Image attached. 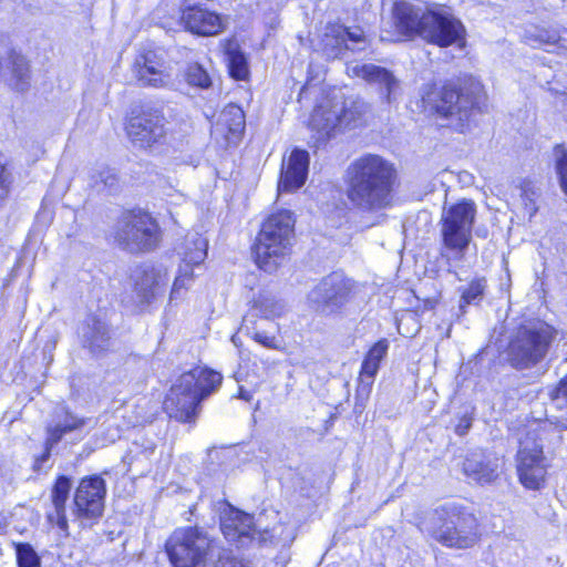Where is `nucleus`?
I'll return each mask as SVG.
<instances>
[{
	"label": "nucleus",
	"mask_w": 567,
	"mask_h": 567,
	"mask_svg": "<svg viewBox=\"0 0 567 567\" xmlns=\"http://www.w3.org/2000/svg\"><path fill=\"white\" fill-rule=\"evenodd\" d=\"M393 165L375 154L354 159L347 169V197L363 212H378L393 203Z\"/></svg>",
	"instance_id": "1"
},
{
	"label": "nucleus",
	"mask_w": 567,
	"mask_h": 567,
	"mask_svg": "<svg viewBox=\"0 0 567 567\" xmlns=\"http://www.w3.org/2000/svg\"><path fill=\"white\" fill-rule=\"evenodd\" d=\"M367 104L341 87H331L315 107L309 126L317 142H324L344 128L355 127L367 113Z\"/></svg>",
	"instance_id": "2"
},
{
	"label": "nucleus",
	"mask_w": 567,
	"mask_h": 567,
	"mask_svg": "<svg viewBox=\"0 0 567 567\" xmlns=\"http://www.w3.org/2000/svg\"><path fill=\"white\" fill-rule=\"evenodd\" d=\"M422 105L424 111L451 124L463 125L474 109H481L485 94L480 83L461 86L457 83L427 85L423 89Z\"/></svg>",
	"instance_id": "3"
},
{
	"label": "nucleus",
	"mask_w": 567,
	"mask_h": 567,
	"mask_svg": "<svg viewBox=\"0 0 567 567\" xmlns=\"http://www.w3.org/2000/svg\"><path fill=\"white\" fill-rule=\"evenodd\" d=\"M554 429L546 422H534L525 427L518 441L515 466L518 482L528 491H540L547 485L548 462L544 444L554 434Z\"/></svg>",
	"instance_id": "4"
},
{
	"label": "nucleus",
	"mask_w": 567,
	"mask_h": 567,
	"mask_svg": "<svg viewBox=\"0 0 567 567\" xmlns=\"http://www.w3.org/2000/svg\"><path fill=\"white\" fill-rule=\"evenodd\" d=\"M557 334V329L545 320L518 324L504 348L506 362L516 370L536 367L546 359Z\"/></svg>",
	"instance_id": "5"
},
{
	"label": "nucleus",
	"mask_w": 567,
	"mask_h": 567,
	"mask_svg": "<svg viewBox=\"0 0 567 567\" xmlns=\"http://www.w3.org/2000/svg\"><path fill=\"white\" fill-rule=\"evenodd\" d=\"M221 380L219 372L202 367L181 374L164 400V410L178 421H190L199 402L215 392Z\"/></svg>",
	"instance_id": "6"
},
{
	"label": "nucleus",
	"mask_w": 567,
	"mask_h": 567,
	"mask_svg": "<svg viewBox=\"0 0 567 567\" xmlns=\"http://www.w3.org/2000/svg\"><path fill=\"white\" fill-rule=\"evenodd\" d=\"M295 235V218L289 210L270 215L262 224L254 246L256 264L266 272L275 271L287 258Z\"/></svg>",
	"instance_id": "7"
},
{
	"label": "nucleus",
	"mask_w": 567,
	"mask_h": 567,
	"mask_svg": "<svg viewBox=\"0 0 567 567\" xmlns=\"http://www.w3.org/2000/svg\"><path fill=\"white\" fill-rule=\"evenodd\" d=\"M430 534L443 546L456 549L473 547L481 537L477 518L456 504H445L435 511Z\"/></svg>",
	"instance_id": "8"
},
{
	"label": "nucleus",
	"mask_w": 567,
	"mask_h": 567,
	"mask_svg": "<svg viewBox=\"0 0 567 567\" xmlns=\"http://www.w3.org/2000/svg\"><path fill=\"white\" fill-rule=\"evenodd\" d=\"M215 549V542L197 528L177 529L166 543L174 567H198L213 557Z\"/></svg>",
	"instance_id": "9"
},
{
	"label": "nucleus",
	"mask_w": 567,
	"mask_h": 567,
	"mask_svg": "<svg viewBox=\"0 0 567 567\" xmlns=\"http://www.w3.org/2000/svg\"><path fill=\"white\" fill-rule=\"evenodd\" d=\"M358 285L341 272L323 277L308 293L309 306L322 315H333L352 301Z\"/></svg>",
	"instance_id": "10"
},
{
	"label": "nucleus",
	"mask_w": 567,
	"mask_h": 567,
	"mask_svg": "<svg viewBox=\"0 0 567 567\" xmlns=\"http://www.w3.org/2000/svg\"><path fill=\"white\" fill-rule=\"evenodd\" d=\"M220 528L225 538L237 546H246L255 539L264 543L275 537V528L262 526V515L255 523L252 516L231 506L224 512Z\"/></svg>",
	"instance_id": "11"
},
{
	"label": "nucleus",
	"mask_w": 567,
	"mask_h": 567,
	"mask_svg": "<svg viewBox=\"0 0 567 567\" xmlns=\"http://www.w3.org/2000/svg\"><path fill=\"white\" fill-rule=\"evenodd\" d=\"M475 207L472 202H461L444 212L442 236L447 248L462 251L471 240Z\"/></svg>",
	"instance_id": "12"
},
{
	"label": "nucleus",
	"mask_w": 567,
	"mask_h": 567,
	"mask_svg": "<svg viewBox=\"0 0 567 567\" xmlns=\"http://www.w3.org/2000/svg\"><path fill=\"white\" fill-rule=\"evenodd\" d=\"M116 236L131 251L150 250L158 244V225L147 213L128 215Z\"/></svg>",
	"instance_id": "13"
},
{
	"label": "nucleus",
	"mask_w": 567,
	"mask_h": 567,
	"mask_svg": "<svg viewBox=\"0 0 567 567\" xmlns=\"http://www.w3.org/2000/svg\"><path fill=\"white\" fill-rule=\"evenodd\" d=\"M422 38L440 47L461 43L464 40L465 29L461 21L444 10H427L423 18Z\"/></svg>",
	"instance_id": "14"
},
{
	"label": "nucleus",
	"mask_w": 567,
	"mask_h": 567,
	"mask_svg": "<svg viewBox=\"0 0 567 567\" xmlns=\"http://www.w3.org/2000/svg\"><path fill=\"white\" fill-rule=\"evenodd\" d=\"M106 494L105 482L97 475L81 480L74 495V509L79 518L94 519L102 515Z\"/></svg>",
	"instance_id": "15"
},
{
	"label": "nucleus",
	"mask_w": 567,
	"mask_h": 567,
	"mask_svg": "<svg viewBox=\"0 0 567 567\" xmlns=\"http://www.w3.org/2000/svg\"><path fill=\"white\" fill-rule=\"evenodd\" d=\"M132 143L140 148H148L165 136L164 117L157 113H144L132 117L126 127Z\"/></svg>",
	"instance_id": "16"
},
{
	"label": "nucleus",
	"mask_w": 567,
	"mask_h": 567,
	"mask_svg": "<svg viewBox=\"0 0 567 567\" xmlns=\"http://www.w3.org/2000/svg\"><path fill=\"white\" fill-rule=\"evenodd\" d=\"M309 171V153L305 150L295 148L282 162L280 179L278 183L279 193H292L306 183Z\"/></svg>",
	"instance_id": "17"
},
{
	"label": "nucleus",
	"mask_w": 567,
	"mask_h": 567,
	"mask_svg": "<svg viewBox=\"0 0 567 567\" xmlns=\"http://www.w3.org/2000/svg\"><path fill=\"white\" fill-rule=\"evenodd\" d=\"M181 20L187 30L199 35H215L224 29V22L218 14L202 8L183 10Z\"/></svg>",
	"instance_id": "18"
},
{
	"label": "nucleus",
	"mask_w": 567,
	"mask_h": 567,
	"mask_svg": "<svg viewBox=\"0 0 567 567\" xmlns=\"http://www.w3.org/2000/svg\"><path fill=\"white\" fill-rule=\"evenodd\" d=\"M389 343L386 340H380L374 343L367 353L361 364L359 375L358 393L368 396L378 374L380 363L386 355Z\"/></svg>",
	"instance_id": "19"
},
{
	"label": "nucleus",
	"mask_w": 567,
	"mask_h": 567,
	"mask_svg": "<svg viewBox=\"0 0 567 567\" xmlns=\"http://www.w3.org/2000/svg\"><path fill=\"white\" fill-rule=\"evenodd\" d=\"M393 13L395 25L402 34H419L422 37L423 28H425L423 18H425L426 11L409 2L401 1L395 2Z\"/></svg>",
	"instance_id": "20"
},
{
	"label": "nucleus",
	"mask_w": 567,
	"mask_h": 567,
	"mask_svg": "<svg viewBox=\"0 0 567 567\" xmlns=\"http://www.w3.org/2000/svg\"><path fill=\"white\" fill-rule=\"evenodd\" d=\"M84 420L71 414L64 408H59L55 411L54 425L48 427V436L45 441V452L41 457L44 462L50 456L52 447L60 442V440L69 432L83 426Z\"/></svg>",
	"instance_id": "21"
},
{
	"label": "nucleus",
	"mask_w": 567,
	"mask_h": 567,
	"mask_svg": "<svg viewBox=\"0 0 567 567\" xmlns=\"http://www.w3.org/2000/svg\"><path fill=\"white\" fill-rule=\"evenodd\" d=\"M72 484L71 480L66 476H60L52 489L51 498L53 511L49 512L47 517L48 520L56 525L64 536L69 535V525L65 516V504L69 498Z\"/></svg>",
	"instance_id": "22"
},
{
	"label": "nucleus",
	"mask_w": 567,
	"mask_h": 567,
	"mask_svg": "<svg viewBox=\"0 0 567 567\" xmlns=\"http://www.w3.org/2000/svg\"><path fill=\"white\" fill-rule=\"evenodd\" d=\"M320 50L327 59H339L347 50H354L347 44V28L340 24H328L321 35Z\"/></svg>",
	"instance_id": "23"
},
{
	"label": "nucleus",
	"mask_w": 567,
	"mask_h": 567,
	"mask_svg": "<svg viewBox=\"0 0 567 567\" xmlns=\"http://www.w3.org/2000/svg\"><path fill=\"white\" fill-rule=\"evenodd\" d=\"M208 241L198 233H188L178 246L177 254L185 267L200 265L207 256Z\"/></svg>",
	"instance_id": "24"
},
{
	"label": "nucleus",
	"mask_w": 567,
	"mask_h": 567,
	"mask_svg": "<svg viewBox=\"0 0 567 567\" xmlns=\"http://www.w3.org/2000/svg\"><path fill=\"white\" fill-rule=\"evenodd\" d=\"M81 337L85 347L92 351H101L109 346V328L105 322L91 317L81 327Z\"/></svg>",
	"instance_id": "25"
},
{
	"label": "nucleus",
	"mask_w": 567,
	"mask_h": 567,
	"mask_svg": "<svg viewBox=\"0 0 567 567\" xmlns=\"http://www.w3.org/2000/svg\"><path fill=\"white\" fill-rule=\"evenodd\" d=\"M463 471L468 478L480 484L494 480V467L483 452H474L467 456L463 464Z\"/></svg>",
	"instance_id": "26"
},
{
	"label": "nucleus",
	"mask_w": 567,
	"mask_h": 567,
	"mask_svg": "<svg viewBox=\"0 0 567 567\" xmlns=\"http://www.w3.org/2000/svg\"><path fill=\"white\" fill-rule=\"evenodd\" d=\"M166 280V272L147 267L135 275V291L141 302H147L156 291V288Z\"/></svg>",
	"instance_id": "27"
},
{
	"label": "nucleus",
	"mask_w": 567,
	"mask_h": 567,
	"mask_svg": "<svg viewBox=\"0 0 567 567\" xmlns=\"http://www.w3.org/2000/svg\"><path fill=\"white\" fill-rule=\"evenodd\" d=\"M567 30L555 25L537 27L534 32L526 35L529 43L539 47H554L557 49H567L565 42Z\"/></svg>",
	"instance_id": "28"
},
{
	"label": "nucleus",
	"mask_w": 567,
	"mask_h": 567,
	"mask_svg": "<svg viewBox=\"0 0 567 567\" xmlns=\"http://www.w3.org/2000/svg\"><path fill=\"white\" fill-rule=\"evenodd\" d=\"M245 128V114L243 110L235 104L227 105L216 124V131L227 130L230 136L228 140L238 138Z\"/></svg>",
	"instance_id": "29"
},
{
	"label": "nucleus",
	"mask_w": 567,
	"mask_h": 567,
	"mask_svg": "<svg viewBox=\"0 0 567 567\" xmlns=\"http://www.w3.org/2000/svg\"><path fill=\"white\" fill-rule=\"evenodd\" d=\"M252 310L256 312L252 316H259L261 318L272 320L285 313L286 305L269 293H261L254 301ZM249 316L250 315L244 318L245 323L249 320Z\"/></svg>",
	"instance_id": "30"
},
{
	"label": "nucleus",
	"mask_w": 567,
	"mask_h": 567,
	"mask_svg": "<svg viewBox=\"0 0 567 567\" xmlns=\"http://www.w3.org/2000/svg\"><path fill=\"white\" fill-rule=\"evenodd\" d=\"M223 48L228 63V71H248V58L236 39L224 41Z\"/></svg>",
	"instance_id": "31"
},
{
	"label": "nucleus",
	"mask_w": 567,
	"mask_h": 567,
	"mask_svg": "<svg viewBox=\"0 0 567 567\" xmlns=\"http://www.w3.org/2000/svg\"><path fill=\"white\" fill-rule=\"evenodd\" d=\"M29 66V60L17 49H6L0 52V71H24Z\"/></svg>",
	"instance_id": "32"
},
{
	"label": "nucleus",
	"mask_w": 567,
	"mask_h": 567,
	"mask_svg": "<svg viewBox=\"0 0 567 567\" xmlns=\"http://www.w3.org/2000/svg\"><path fill=\"white\" fill-rule=\"evenodd\" d=\"M181 76L179 83L175 87L184 94H190L192 89H207L212 85L208 73H176Z\"/></svg>",
	"instance_id": "33"
},
{
	"label": "nucleus",
	"mask_w": 567,
	"mask_h": 567,
	"mask_svg": "<svg viewBox=\"0 0 567 567\" xmlns=\"http://www.w3.org/2000/svg\"><path fill=\"white\" fill-rule=\"evenodd\" d=\"M364 80L380 87V92L385 94L386 101L391 102V95L394 93L398 81L393 73H364Z\"/></svg>",
	"instance_id": "34"
},
{
	"label": "nucleus",
	"mask_w": 567,
	"mask_h": 567,
	"mask_svg": "<svg viewBox=\"0 0 567 567\" xmlns=\"http://www.w3.org/2000/svg\"><path fill=\"white\" fill-rule=\"evenodd\" d=\"M153 453H154L153 445H148V446L144 447V450H141V447L137 443H133V446L130 449L128 453L124 457V462L128 465L130 470L135 464H141L142 465L141 473H143L144 471L148 470V462H150V458L153 455Z\"/></svg>",
	"instance_id": "35"
},
{
	"label": "nucleus",
	"mask_w": 567,
	"mask_h": 567,
	"mask_svg": "<svg viewBox=\"0 0 567 567\" xmlns=\"http://www.w3.org/2000/svg\"><path fill=\"white\" fill-rule=\"evenodd\" d=\"M556 156L555 169L563 193L567 196V148L564 144H556L553 148Z\"/></svg>",
	"instance_id": "36"
},
{
	"label": "nucleus",
	"mask_w": 567,
	"mask_h": 567,
	"mask_svg": "<svg viewBox=\"0 0 567 567\" xmlns=\"http://www.w3.org/2000/svg\"><path fill=\"white\" fill-rule=\"evenodd\" d=\"M519 189L526 210L530 214H535L537 212L536 200L539 196L535 182L529 178H524L519 183Z\"/></svg>",
	"instance_id": "37"
},
{
	"label": "nucleus",
	"mask_w": 567,
	"mask_h": 567,
	"mask_svg": "<svg viewBox=\"0 0 567 567\" xmlns=\"http://www.w3.org/2000/svg\"><path fill=\"white\" fill-rule=\"evenodd\" d=\"M193 268L179 265L178 275L176 276L173 288L171 291V300H177L183 296V290H186L193 282Z\"/></svg>",
	"instance_id": "38"
},
{
	"label": "nucleus",
	"mask_w": 567,
	"mask_h": 567,
	"mask_svg": "<svg viewBox=\"0 0 567 567\" xmlns=\"http://www.w3.org/2000/svg\"><path fill=\"white\" fill-rule=\"evenodd\" d=\"M16 551L19 567H41L40 558L31 545L18 544Z\"/></svg>",
	"instance_id": "39"
},
{
	"label": "nucleus",
	"mask_w": 567,
	"mask_h": 567,
	"mask_svg": "<svg viewBox=\"0 0 567 567\" xmlns=\"http://www.w3.org/2000/svg\"><path fill=\"white\" fill-rule=\"evenodd\" d=\"M549 398L558 410L567 413V373L556 383Z\"/></svg>",
	"instance_id": "40"
},
{
	"label": "nucleus",
	"mask_w": 567,
	"mask_h": 567,
	"mask_svg": "<svg viewBox=\"0 0 567 567\" xmlns=\"http://www.w3.org/2000/svg\"><path fill=\"white\" fill-rule=\"evenodd\" d=\"M140 86L162 87L167 85L171 73H137Z\"/></svg>",
	"instance_id": "41"
},
{
	"label": "nucleus",
	"mask_w": 567,
	"mask_h": 567,
	"mask_svg": "<svg viewBox=\"0 0 567 567\" xmlns=\"http://www.w3.org/2000/svg\"><path fill=\"white\" fill-rule=\"evenodd\" d=\"M216 567H246V565L230 550L223 549L218 555Z\"/></svg>",
	"instance_id": "42"
},
{
	"label": "nucleus",
	"mask_w": 567,
	"mask_h": 567,
	"mask_svg": "<svg viewBox=\"0 0 567 567\" xmlns=\"http://www.w3.org/2000/svg\"><path fill=\"white\" fill-rule=\"evenodd\" d=\"M251 338L262 347L267 349L279 350V342L275 336H270L264 331H256L251 334Z\"/></svg>",
	"instance_id": "43"
},
{
	"label": "nucleus",
	"mask_w": 567,
	"mask_h": 567,
	"mask_svg": "<svg viewBox=\"0 0 567 567\" xmlns=\"http://www.w3.org/2000/svg\"><path fill=\"white\" fill-rule=\"evenodd\" d=\"M483 292V285L481 282H473L463 292L461 298V307L474 302Z\"/></svg>",
	"instance_id": "44"
},
{
	"label": "nucleus",
	"mask_w": 567,
	"mask_h": 567,
	"mask_svg": "<svg viewBox=\"0 0 567 567\" xmlns=\"http://www.w3.org/2000/svg\"><path fill=\"white\" fill-rule=\"evenodd\" d=\"M9 81L17 91H24L27 90V86L30 81L29 73H11V78Z\"/></svg>",
	"instance_id": "45"
},
{
	"label": "nucleus",
	"mask_w": 567,
	"mask_h": 567,
	"mask_svg": "<svg viewBox=\"0 0 567 567\" xmlns=\"http://www.w3.org/2000/svg\"><path fill=\"white\" fill-rule=\"evenodd\" d=\"M9 174L4 165L0 162V203H2L9 193Z\"/></svg>",
	"instance_id": "46"
},
{
	"label": "nucleus",
	"mask_w": 567,
	"mask_h": 567,
	"mask_svg": "<svg viewBox=\"0 0 567 567\" xmlns=\"http://www.w3.org/2000/svg\"><path fill=\"white\" fill-rule=\"evenodd\" d=\"M156 56V54L152 51L141 55L137 60H136V63L138 65H141V63H143V68L145 69V71H157V66L153 63V60L154 58Z\"/></svg>",
	"instance_id": "47"
},
{
	"label": "nucleus",
	"mask_w": 567,
	"mask_h": 567,
	"mask_svg": "<svg viewBox=\"0 0 567 567\" xmlns=\"http://www.w3.org/2000/svg\"><path fill=\"white\" fill-rule=\"evenodd\" d=\"M364 41L363 32L361 29L355 28L354 30L347 28V44L351 42L353 45Z\"/></svg>",
	"instance_id": "48"
},
{
	"label": "nucleus",
	"mask_w": 567,
	"mask_h": 567,
	"mask_svg": "<svg viewBox=\"0 0 567 567\" xmlns=\"http://www.w3.org/2000/svg\"><path fill=\"white\" fill-rule=\"evenodd\" d=\"M99 179L105 186H113L115 176L111 173L110 169L103 168L99 174Z\"/></svg>",
	"instance_id": "49"
},
{
	"label": "nucleus",
	"mask_w": 567,
	"mask_h": 567,
	"mask_svg": "<svg viewBox=\"0 0 567 567\" xmlns=\"http://www.w3.org/2000/svg\"><path fill=\"white\" fill-rule=\"evenodd\" d=\"M352 71H377V72H380V71H388V70L384 68H381V66L364 64V65H362V68L360 70H358V66H354Z\"/></svg>",
	"instance_id": "50"
},
{
	"label": "nucleus",
	"mask_w": 567,
	"mask_h": 567,
	"mask_svg": "<svg viewBox=\"0 0 567 567\" xmlns=\"http://www.w3.org/2000/svg\"><path fill=\"white\" fill-rule=\"evenodd\" d=\"M312 81H313V78L310 81H307L305 86L301 89V92H300L301 96H307L308 94H310L312 92V90H313Z\"/></svg>",
	"instance_id": "51"
},
{
	"label": "nucleus",
	"mask_w": 567,
	"mask_h": 567,
	"mask_svg": "<svg viewBox=\"0 0 567 567\" xmlns=\"http://www.w3.org/2000/svg\"><path fill=\"white\" fill-rule=\"evenodd\" d=\"M238 398L249 402L252 399V394L246 391L243 386L239 388Z\"/></svg>",
	"instance_id": "52"
},
{
	"label": "nucleus",
	"mask_w": 567,
	"mask_h": 567,
	"mask_svg": "<svg viewBox=\"0 0 567 567\" xmlns=\"http://www.w3.org/2000/svg\"><path fill=\"white\" fill-rule=\"evenodd\" d=\"M231 75V78L236 81H245L248 79V74L249 73H241V72H238V73H229Z\"/></svg>",
	"instance_id": "53"
},
{
	"label": "nucleus",
	"mask_w": 567,
	"mask_h": 567,
	"mask_svg": "<svg viewBox=\"0 0 567 567\" xmlns=\"http://www.w3.org/2000/svg\"><path fill=\"white\" fill-rule=\"evenodd\" d=\"M468 427H470V423H466L464 426L463 425H458L456 427V432H457V434L463 435V434H465V432H466V430Z\"/></svg>",
	"instance_id": "54"
},
{
	"label": "nucleus",
	"mask_w": 567,
	"mask_h": 567,
	"mask_svg": "<svg viewBox=\"0 0 567 567\" xmlns=\"http://www.w3.org/2000/svg\"><path fill=\"white\" fill-rule=\"evenodd\" d=\"M289 363H290L291 365H298L300 362H299L297 359H295V358H292V357H291V358L289 359Z\"/></svg>",
	"instance_id": "55"
},
{
	"label": "nucleus",
	"mask_w": 567,
	"mask_h": 567,
	"mask_svg": "<svg viewBox=\"0 0 567 567\" xmlns=\"http://www.w3.org/2000/svg\"><path fill=\"white\" fill-rule=\"evenodd\" d=\"M231 341H233L235 344H237V343H238V340H237L236 336H233Z\"/></svg>",
	"instance_id": "56"
},
{
	"label": "nucleus",
	"mask_w": 567,
	"mask_h": 567,
	"mask_svg": "<svg viewBox=\"0 0 567 567\" xmlns=\"http://www.w3.org/2000/svg\"><path fill=\"white\" fill-rule=\"evenodd\" d=\"M197 71L203 72V71H205V70L203 69V66L198 65Z\"/></svg>",
	"instance_id": "57"
}]
</instances>
